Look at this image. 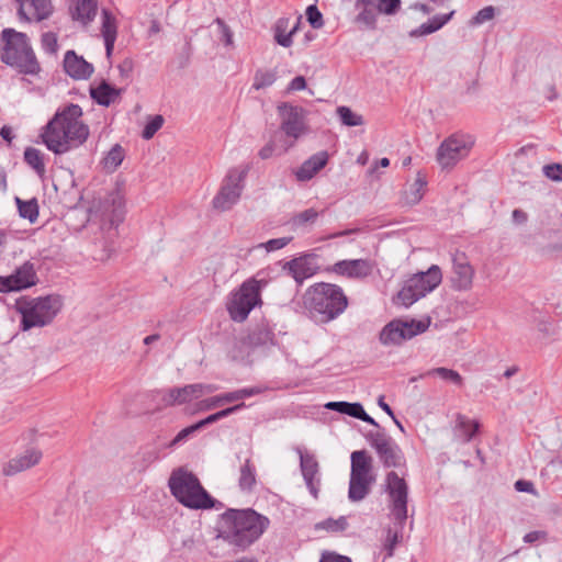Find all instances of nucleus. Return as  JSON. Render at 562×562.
Returning <instances> with one entry per match:
<instances>
[{
	"label": "nucleus",
	"instance_id": "58836bf2",
	"mask_svg": "<svg viewBox=\"0 0 562 562\" xmlns=\"http://www.w3.org/2000/svg\"><path fill=\"white\" fill-rule=\"evenodd\" d=\"M336 113L341 124L345 126L353 127L364 123L363 116L353 112L349 106L340 105L336 109Z\"/></svg>",
	"mask_w": 562,
	"mask_h": 562
},
{
	"label": "nucleus",
	"instance_id": "4468645a",
	"mask_svg": "<svg viewBox=\"0 0 562 562\" xmlns=\"http://www.w3.org/2000/svg\"><path fill=\"white\" fill-rule=\"evenodd\" d=\"M246 173V170L238 169H232L228 171L218 193L213 199L214 209L227 211L237 203L244 189L243 183Z\"/></svg>",
	"mask_w": 562,
	"mask_h": 562
},
{
	"label": "nucleus",
	"instance_id": "9d476101",
	"mask_svg": "<svg viewBox=\"0 0 562 562\" xmlns=\"http://www.w3.org/2000/svg\"><path fill=\"white\" fill-rule=\"evenodd\" d=\"M474 138L469 134L454 133L438 147L436 159L443 169L452 168L470 154Z\"/></svg>",
	"mask_w": 562,
	"mask_h": 562
},
{
	"label": "nucleus",
	"instance_id": "e433bc0d",
	"mask_svg": "<svg viewBox=\"0 0 562 562\" xmlns=\"http://www.w3.org/2000/svg\"><path fill=\"white\" fill-rule=\"evenodd\" d=\"M19 215L22 218H26L30 223H35L38 217V203L36 199L24 201L19 196L15 198Z\"/></svg>",
	"mask_w": 562,
	"mask_h": 562
},
{
	"label": "nucleus",
	"instance_id": "c85d7f7f",
	"mask_svg": "<svg viewBox=\"0 0 562 562\" xmlns=\"http://www.w3.org/2000/svg\"><path fill=\"white\" fill-rule=\"evenodd\" d=\"M284 270L295 280L299 286L314 274L313 269L304 258H294L285 262Z\"/></svg>",
	"mask_w": 562,
	"mask_h": 562
},
{
	"label": "nucleus",
	"instance_id": "f257e3e1",
	"mask_svg": "<svg viewBox=\"0 0 562 562\" xmlns=\"http://www.w3.org/2000/svg\"><path fill=\"white\" fill-rule=\"evenodd\" d=\"M81 116L82 109L75 103L57 110L41 134L46 147L61 155L82 145L89 136V127Z\"/></svg>",
	"mask_w": 562,
	"mask_h": 562
},
{
	"label": "nucleus",
	"instance_id": "774afa93",
	"mask_svg": "<svg viewBox=\"0 0 562 562\" xmlns=\"http://www.w3.org/2000/svg\"><path fill=\"white\" fill-rule=\"evenodd\" d=\"M515 490L524 493L536 494L533 483L527 480H518L515 482Z\"/></svg>",
	"mask_w": 562,
	"mask_h": 562
},
{
	"label": "nucleus",
	"instance_id": "2f4dec72",
	"mask_svg": "<svg viewBox=\"0 0 562 562\" xmlns=\"http://www.w3.org/2000/svg\"><path fill=\"white\" fill-rule=\"evenodd\" d=\"M35 284V281L20 280L14 273L0 276V293H9L27 289Z\"/></svg>",
	"mask_w": 562,
	"mask_h": 562
},
{
	"label": "nucleus",
	"instance_id": "423d86ee",
	"mask_svg": "<svg viewBox=\"0 0 562 562\" xmlns=\"http://www.w3.org/2000/svg\"><path fill=\"white\" fill-rule=\"evenodd\" d=\"M61 308L59 296L47 295L16 301V311L21 314L20 328L27 331L33 327L49 325Z\"/></svg>",
	"mask_w": 562,
	"mask_h": 562
},
{
	"label": "nucleus",
	"instance_id": "de8ad7c7",
	"mask_svg": "<svg viewBox=\"0 0 562 562\" xmlns=\"http://www.w3.org/2000/svg\"><path fill=\"white\" fill-rule=\"evenodd\" d=\"M164 124V117L161 115L153 116L145 125L142 137L144 139H150L161 128Z\"/></svg>",
	"mask_w": 562,
	"mask_h": 562
},
{
	"label": "nucleus",
	"instance_id": "09e8293b",
	"mask_svg": "<svg viewBox=\"0 0 562 562\" xmlns=\"http://www.w3.org/2000/svg\"><path fill=\"white\" fill-rule=\"evenodd\" d=\"M356 22L364 24L370 30H375L376 13L371 8H362L356 16Z\"/></svg>",
	"mask_w": 562,
	"mask_h": 562
},
{
	"label": "nucleus",
	"instance_id": "680f3d73",
	"mask_svg": "<svg viewBox=\"0 0 562 562\" xmlns=\"http://www.w3.org/2000/svg\"><path fill=\"white\" fill-rule=\"evenodd\" d=\"M543 173L553 181H562V165L551 164L543 167Z\"/></svg>",
	"mask_w": 562,
	"mask_h": 562
},
{
	"label": "nucleus",
	"instance_id": "a878e982",
	"mask_svg": "<svg viewBox=\"0 0 562 562\" xmlns=\"http://www.w3.org/2000/svg\"><path fill=\"white\" fill-rule=\"evenodd\" d=\"M97 10V0H76L74 8L70 9V14L72 20L87 26L94 20Z\"/></svg>",
	"mask_w": 562,
	"mask_h": 562
},
{
	"label": "nucleus",
	"instance_id": "e2e57ef3",
	"mask_svg": "<svg viewBox=\"0 0 562 562\" xmlns=\"http://www.w3.org/2000/svg\"><path fill=\"white\" fill-rule=\"evenodd\" d=\"M215 23L221 29V33H222L221 41L227 46L233 45V33H232L229 26L220 18L215 19Z\"/></svg>",
	"mask_w": 562,
	"mask_h": 562
},
{
	"label": "nucleus",
	"instance_id": "c03bdc74",
	"mask_svg": "<svg viewBox=\"0 0 562 562\" xmlns=\"http://www.w3.org/2000/svg\"><path fill=\"white\" fill-rule=\"evenodd\" d=\"M327 409L338 412L340 414H345L351 417L357 418L362 405L360 403H349V402H329L325 405Z\"/></svg>",
	"mask_w": 562,
	"mask_h": 562
},
{
	"label": "nucleus",
	"instance_id": "c756f323",
	"mask_svg": "<svg viewBox=\"0 0 562 562\" xmlns=\"http://www.w3.org/2000/svg\"><path fill=\"white\" fill-rule=\"evenodd\" d=\"M375 477L351 476L349 480L348 498L351 502H360L370 493Z\"/></svg>",
	"mask_w": 562,
	"mask_h": 562
},
{
	"label": "nucleus",
	"instance_id": "79ce46f5",
	"mask_svg": "<svg viewBox=\"0 0 562 562\" xmlns=\"http://www.w3.org/2000/svg\"><path fill=\"white\" fill-rule=\"evenodd\" d=\"M402 529L400 525H397V528L393 530L392 528H389L386 531V538L383 543V549L385 550V557L384 559L392 558L394 555V550L396 546L402 541Z\"/></svg>",
	"mask_w": 562,
	"mask_h": 562
},
{
	"label": "nucleus",
	"instance_id": "7ed1b4c3",
	"mask_svg": "<svg viewBox=\"0 0 562 562\" xmlns=\"http://www.w3.org/2000/svg\"><path fill=\"white\" fill-rule=\"evenodd\" d=\"M0 60L24 76L36 77L42 71L41 64L32 47L30 37L14 29L7 27L0 33Z\"/></svg>",
	"mask_w": 562,
	"mask_h": 562
},
{
	"label": "nucleus",
	"instance_id": "5701e85b",
	"mask_svg": "<svg viewBox=\"0 0 562 562\" xmlns=\"http://www.w3.org/2000/svg\"><path fill=\"white\" fill-rule=\"evenodd\" d=\"M328 153L318 151L306 159L296 170L295 177L299 181L311 180L319 170H322L328 161Z\"/></svg>",
	"mask_w": 562,
	"mask_h": 562
},
{
	"label": "nucleus",
	"instance_id": "0e129e2a",
	"mask_svg": "<svg viewBox=\"0 0 562 562\" xmlns=\"http://www.w3.org/2000/svg\"><path fill=\"white\" fill-rule=\"evenodd\" d=\"M319 562H351V559L336 552H325L322 554Z\"/></svg>",
	"mask_w": 562,
	"mask_h": 562
},
{
	"label": "nucleus",
	"instance_id": "9b49d317",
	"mask_svg": "<svg viewBox=\"0 0 562 562\" xmlns=\"http://www.w3.org/2000/svg\"><path fill=\"white\" fill-rule=\"evenodd\" d=\"M279 116L281 117L280 130L284 133L289 142L283 151L294 146L295 142L308 132V126L305 122L306 111L299 105H293L288 102H282L278 105Z\"/></svg>",
	"mask_w": 562,
	"mask_h": 562
},
{
	"label": "nucleus",
	"instance_id": "412c9836",
	"mask_svg": "<svg viewBox=\"0 0 562 562\" xmlns=\"http://www.w3.org/2000/svg\"><path fill=\"white\" fill-rule=\"evenodd\" d=\"M64 69L71 78L88 79L93 72L92 64L78 56L74 50H67L64 57Z\"/></svg>",
	"mask_w": 562,
	"mask_h": 562
},
{
	"label": "nucleus",
	"instance_id": "69168bd1",
	"mask_svg": "<svg viewBox=\"0 0 562 562\" xmlns=\"http://www.w3.org/2000/svg\"><path fill=\"white\" fill-rule=\"evenodd\" d=\"M244 407H246L245 403H239V404H236L234 406H231V407H227V408H224L222 411H218L216 412V417H217V420H221L232 414H235L237 412H239L240 409H243Z\"/></svg>",
	"mask_w": 562,
	"mask_h": 562
},
{
	"label": "nucleus",
	"instance_id": "cd10ccee",
	"mask_svg": "<svg viewBox=\"0 0 562 562\" xmlns=\"http://www.w3.org/2000/svg\"><path fill=\"white\" fill-rule=\"evenodd\" d=\"M454 11L447 14H437L428 22L420 24L418 27L412 30L408 35L411 37H420L432 34L443 27L453 16Z\"/></svg>",
	"mask_w": 562,
	"mask_h": 562
},
{
	"label": "nucleus",
	"instance_id": "c9c22d12",
	"mask_svg": "<svg viewBox=\"0 0 562 562\" xmlns=\"http://www.w3.org/2000/svg\"><path fill=\"white\" fill-rule=\"evenodd\" d=\"M125 151L120 144H115L102 160L103 168L109 172H114L122 164Z\"/></svg>",
	"mask_w": 562,
	"mask_h": 562
},
{
	"label": "nucleus",
	"instance_id": "6ab92c4d",
	"mask_svg": "<svg viewBox=\"0 0 562 562\" xmlns=\"http://www.w3.org/2000/svg\"><path fill=\"white\" fill-rule=\"evenodd\" d=\"M453 266V288L457 290L470 289L473 280L474 270L470 265L464 252L457 251L452 256Z\"/></svg>",
	"mask_w": 562,
	"mask_h": 562
},
{
	"label": "nucleus",
	"instance_id": "ea45409f",
	"mask_svg": "<svg viewBox=\"0 0 562 562\" xmlns=\"http://www.w3.org/2000/svg\"><path fill=\"white\" fill-rule=\"evenodd\" d=\"M427 182L425 178L422 176L420 172H418L417 178L415 182L413 183L409 191L405 192V201L409 205L417 204L424 195V189L426 187Z\"/></svg>",
	"mask_w": 562,
	"mask_h": 562
},
{
	"label": "nucleus",
	"instance_id": "052dcab7",
	"mask_svg": "<svg viewBox=\"0 0 562 562\" xmlns=\"http://www.w3.org/2000/svg\"><path fill=\"white\" fill-rule=\"evenodd\" d=\"M261 392H262V390L260 387L252 386V387H244V389L232 391V395H233L234 402H237V401H240V400H244L247 397L258 395Z\"/></svg>",
	"mask_w": 562,
	"mask_h": 562
},
{
	"label": "nucleus",
	"instance_id": "6e6d98bb",
	"mask_svg": "<svg viewBox=\"0 0 562 562\" xmlns=\"http://www.w3.org/2000/svg\"><path fill=\"white\" fill-rule=\"evenodd\" d=\"M199 430H200L199 429V425H196V423L191 425V426H188V427L183 428L170 441L169 447L173 448V447L178 446L179 443L186 441L190 436H192L193 434H195Z\"/></svg>",
	"mask_w": 562,
	"mask_h": 562
},
{
	"label": "nucleus",
	"instance_id": "a211bd4d",
	"mask_svg": "<svg viewBox=\"0 0 562 562\" xmlns=\"http://www.w3.org/2000/svg\"><path fill=\"white\" fill-rule=\"evenodd\" d=\"M373 269L374 263L369 259L340 260L333 267L335 273L350 279L367 278L373 272Z\"/></svg>",
	"mask_w": 562,
	"mask_h": 562
},
{
	"label": "nucleus",
	"instance_id": "f03ea898",
	"mask_svg": "<svg viewBox=\"0 0 562 562\" xmlns=\"http://www.w3.org/2000/svg\"><path fill=\"white\" fill-rule=\"evenodd\" d=\"M268 517L251 508H228L220 516L218 537L231 546L245 550L268 529Z\"/></svg>",
	"mask_w": 562,
	"mask_h": 562
},
{
	"label": "nucleus",
	"instance_id": "473e14b6",
	"mask_svg": "<svg viewBox=\"0 0 562 562\" xmlns=\"http://www.w3.org/2000/svg\"><path fill=\"white\" fill-rule=\"evenodd\" d=\"M35 284V281L20 280L14 273L0 276V293H9L27 289Z\"/></svg>",
	"mask_w": 562,
	"mask_h": 562
},
{
	"label": "nucleus",
	"instance_id": "f8f14e48",
	"mask_svg": "<svg viewBox=\"0 0 562 562\" xmlns=\"http://www.w3.org/2000/svg\"><path fill=\"white\" fill-rule=\"evenodd\" d=\"M385 491L390 498L389 508L395 524L400 525L402 528L408 517V485L403 477L397 475L396 472L390 471L385 476Z\"/></svg>",
	"mask_w": 562,
	"mask_h": 562
},
{
	"label": "nucleus",
	"instance_id": "bb28decb",
	"mask_svg": "<svg viewBox=\"0 0 562 562\" xmlns=\"http://www.w3.org/2000/svg\"><path fill=\"white\" fill-rule=\"evenodd\" d=\"M101 33L104 40L106 55L110 56L114 48V43L117 35V26L115 18L106 9L102 10Z\"/></svg>",
	"mask_w": 562,
	"mask_h": 562
},
{
	"label": "nucleus",
	"instance_id": "5fc2aeb1",
	"mask_svg": "<svg viewBox=\"0 0 562 562\" xmlns=\"http://www.w3.org/2000/svg\"><path fill=\"white\" fill-rule=\"evenodd\" d=\"M495 9L492 5L481 9L470 21L471 25H481L494 18Z\"/></svg>",
	"mask_w": 562,
	"mask_h": 562
},
{
	"label": "nucleus",
	"instance_id": "4be33fe9",
	"mask_svg": "<svg viewBox=\"0 0 562 562\" xmlns=\"http://www.w3.org/2000/svg\"><path fill=\"white\" fill-rule=\"evenodd\" d=\"M42 459V451L37 449H27L23 454L12 458L4 467L3 474L14 475L36 465Z\"/></svg>",
	"mask_w": 562,
	"mask_h": 562
},
{
	"label": "nucleus",
	"instance_id": "6e6552de",
	"mask_svg": "<svg viewBox=\"0 0 562 562\" xmlns=\"http://www.w3.org/2000/svg\"><path fill=\"white\" fill-rule=\"evenodd\" d=\"M442 280V273L437 265L427 271L418 272L407 279L397 293L396 303L405 307L413 305L419 299L434 291Z\"/></svg>",
	"mask_w": 562,
	"mask_h": 562
},
{
	"label": "nucleus",
	"instance_id": "864d4df0",
	"mask_svg": "<svg viewBox=\"0 0 562 562\" xmlns=\"http://www.w3.org/2000/svg\"><path fill=\"white\" fill-rule=\"evenodd\" d=\"M306 16L313 29H321L324 25L323 14L315 4L307 7Z\"/></svg>",
	"mask_w": 562,
	"mask_h": 562
},
{
	"label": "nucleus",
	"instance_id": "3c124183",
	"mask_svg": "<svg viewBox=\"0 0 562 562\" xmlns=\"http://www.w3.org/2000/svg\"><path fill=\"white\" fill-rule=\"evenodd\" d=\"M42 48L47 54H56L58 50L57 35L54 32H46L41 37Z\"/></svg>",
	"mask_w": 562,
	"mask_h": 562
},
{
	"label": "nucleus",
	"instance_id": "f704fd0d",
	"mask_svg": "<svg viewBox=\"0 0 562 562\" xmlns=\"http://www.w3.org/2000/svg\"><path fill=\"white\" fill-rule=\"evenodd\" d=\"M238 485L241 491L250 492L256 485V468L249 459L240 468Z\"/></svg>",
	"mask_w": 562,
	"mask_h": 562
},
{
	"label": "nucleus",
	"instance_id": "20e7f679",
	"mask_svg": "<svg viewBox=\"0 0 562 562\" xmlns=\"http://www.w3.org/2000/svg\"><path fill=\"white\" fill-rule=\"evenodd\" d=\"M304 305L312 318L326 324L346 311L348 299L339 285L319 282L306 290Z\"/></svg>",
	"mask_w": 562,
	"mask_h": 562
},
{
	"label": "nucleus",
	"instance_id": "603ef678",
	"mask_svg": "<svg viewBox=\"0 0 562 562\" xmlns=\"http://www.w3.org/2000/svg\"><path fill=\"white\" fill-rule=\"evenodd\" d=\"M15 277H18L20 280H29V281H35L36 282V272L34 269V265L30 261H25L23 265L18 267L14 272Z\"/></svg>",
	"mask_w": 562,
	"mask_h": 562
},
{
	"label": "nucleus",
	"instance_id": "13d9d810",
	"mask_svg": "<svg viewBox=\"0 0 562 562\" xmlns=\"http://www.w3.org/2000/svg\"><path fill=\"white\" fill-rule=\"evenodd\" d=\"M142 470L147 469L150 464L159 460L160 453L157 448H147L140 452Z\"/></svg>",
	"mask_w": 562,
	"mask_h": 562
},
{
	"label": "nucleus",
	"instance_id": "a19ab883",
	"mask_svg": "<svg viewBox=\"0 0 562 562\" xmlns=\"http://www.w3.org/2000/svg\"><path fill=\"white\" fill-rule=\"evenodd\" d=\"M248 338L252 346H265L273 342L274 334L271 329L259 326L249 334Z\"/></svg>",
	"mask_w": 562,
	"mask_h": 562
},
{
	"label": "nucleus",
	"instance_id": "1a4fd4ad",
	"mask_svg": "<svg viewBox=\"0 0 562 562\" xmlns=\"http://www.w3.org/2000/svg\"><path fill=\"white\" fill-rule=\"evenodd\" d=\"M366 439L375 450L384 468H401L406 463L403 450L384 430H370Z\"/></svg>",
	"mask_w": 562,
	"mask_h": 562
},
{
	"label": "nucleus",
	"instance_id": "39448f33",
	"mask_svg": "<svg viewBox=\"0 0 562 562\" xmlns=\"http://www.w3.org/2000/svg\"><path fill=\"white\" fill-rule=\"evenodd\" d=\"M168 486L171 495L183 506L191 509H210L216 501L204 490L192 472L179 468L172 471Z\"/></svg>",
	"mask_w": 562,
	"mask_h": 562
},
{
	"label": "nucleus",
	"instance_id": "bf43d9fd",
	"mask_svg": "<svg viewBox=\"0 0 562 562\" xmlns=\"http://www.w3.org/2000/svg\"><path fill=\"white\" fill-rule=\"evenodd\" d=\"M401 4V0H380L378 11L387 15L396 13Z\"/></svg>",
	"mask_w": 562,
	"mask_h": 562
},
{
	"label": "nucleus",
	"instance_id": "72a5a7b5",
	"mask_svg": "<svg viewBox=\"0 0 562 562\" xmlns=\"http://www.w3.org/2000/svg\"><path fill=\"white\" fill-rule=\"evenodd\" d=\"M24 161L34 169L38 177L43 178L45 176L44 157L40 149L26 147L24 150Z\"/></svg>",
	"mask_w": 562,
	"mask_h": 562
},
{
	"label": "nucleus",
	"instance_id": "b1692460",
	"mask_svg": "<svg viewBox=\"0 0 562 562\" xmlns=\"http://www.w3.org/2000/svg\"><path fill=\"white\" fill-rule=\"evenodd\" d=\"M121 93L122 89L113 87L105 80H102L98 86L90 88V97L95 103L102 106H109L114 103Z\"/></svg>",
	"mask_w": 562,
	"mask_h": 562
},
{
	"label": "nucleus",
	"instance_id": "dca6fc26",
	"mask_svg": "<svg viewBox=\"0 0 562 562\" xmlns=\"http://www.w3.org/2000/svg\"><path fill=\"white\" fill-rule=\"evenodd\" d=\"M102 218L110 227H117L125 216V200L119 190L110 192L101 203Z\"/></svg>",
	"mask_w": 562,
	"mask_h": 562
},
{
	"label": "nucleus",
	"instance_id": "338daca9",
	"mask_svg": "<svg viewBox=\"0 0 562 562\" xmlns=\"http://www.w3.org/2000/svg\"><path fill=\"white\" fill-rule=\"evenodd\" d=\"M548 533L543 530H535L525 535L524 541L526 543H533L540 539L547 540Z\"/></svg>",
	"mask_w": 562,
	"mask_h": 562
},
{
	"label": "nucleus",
	"instance_id": "f3484780",
	"mask_svg": "<svg viewBox=\"0 0 562 562\" xmlns=\"http://www.w3.org/2000/svg\"><path fill=\"white\" fill-rule=\"evenodd\" d=\"M19 10L18 14L21 20L26 22L43 21L53 13V5L50 0H18Z\"/></svg>",
	"mask_w": 562,
	"mask_h": 562
},
{
	"label": "nucleus",
	"instance_id": "a18cd8bd",
	"mask_svg": "<svg viewBox=\"0 0 562 562\" xmlns=\"http://www.w3.org/2000/svg\"><path fill=\"white\" fill-rule=\"evenodd\" d=\"M276 80H277V71L276 70L259 69L255 74L252 88L255 90L265 89L267 87L272 86L276 82Z\"/></svg>",
	"mask_w": 562,
	"mask_h": 562
},
{
	"label": "nucleus",
	"instance_id": "37998d69",
	"mask_svg": "<svg viewBox=\"0 0 562 562\" xmlns=\"http://www.w3.org/2000/svg\"><path fill=\"white\" fill-rule=\"evenodd\" d=\"M349 524L345 516H340L337 519L327 518L315 525L316 530H326L328 532H342L348 528Z\"/></svg>",
	"mask_w": 562,
	"mask_h": 562
},
{
	"label": "nucleus",
	"instance_id": "0eeeda50",
	"mask_svg": "<svg viewBox=\"0 0 562 562\" xmlns=\"http://www.w3.org/2000/svg\"><path fill=\"white\" fill-rule=\"evenodd\" d=\"M266 283L265 280L250 278L244 281L238 290L231 293L226 307L234 322H245L250 312L262 304L261 290Z\"/></svg>",
	"mask_w": 562,
	"mask_h": 562
},
{
	"label": "nucleus",
	"instance_id": "393cba45",
	"mask_svg": "<svg viewBox=\"0 0 562 562\" xmlns=\"http://www.w3.org/2000/svg\"><path fill=\"white\" fill-rule=\"evenodd\" d=\"M351 476L374 477L372 474V457L366 450H356L351 453Z\"/></svg>",
	"mask_w": 562,
	"mask_h": 562
},
{
	"label": "nucleus",
	"instance_id": "8fccbe9b",
	"mask_svg": "<svg viewBox=\"0 0 562 562\" xmlns=\"http://www.w3.org/2000/svg\"><path fill=\"white\" fill-rule=\"evenodd\" d=\"M232 392H226L220 395H215L202 402L203 409H213L227 403H233Z\"/></svg>",
	"mask_w": 562,
	"mask_h": 562
},
{
	"label": "nucleus",
	"instance_id": "aec40b11",
	"mask_svg": "<svg viewBox=\"0 0 562 562\" xmlns=\"http://www.w3.org/2000/svg\"><path fill=\"white\" fill-rule=\"evenodd\" d=\"M300 453V468L307 488L314 497H317L319 484L318 477V462L313 454L304 453L299 450Z\"/></svg>",
	"mask_w": 562,
	"mask_h": 562
},
{
	"label": "nucleus",
	"instance_id": "49530a36",
	"mask_svg": "<svg viewBox=\"0 0 562 562\" xmlns=\"http://www.w3.org/2000/svg\"><path fill=\"white\" fill-rule=\"evenodd\" d=\"M295 31L296 27H293L289 33H285L284 21L279 20L274 29V40L279 45L283 47H290L293 43L292 35L295 33Z\"/></svg>",
	"mask_w": 562,
	"mask_h": 562
},
{
	"label": "nucleus",
	"instance_id": "4c0bfd02",
	"mask_svg": "<svg viewBox=\"0 0 562 562\" xmlns=\"http://www.w3.org/2000/svg\"><path fill=\"white\" fill-rule=\"evenodd\" d=\"M318 216H319V212H317L315 209L311 207V209L304 210L297 214H294L290 218L289 224L294 229L301 228V227H306V226L314 224L316 222V220L318 218Z\"/></svg>",
	"mask_w": 562,
	"mask_h": 562
},
{
	"label": "nucleus",
	"instance_id": "4d7b16f0",
	"mask_svg": "<svg viewBox=\"0 0 562 562\" xmlns=\"http://www.w3.org/2000/svg\"><path fill=\"white\" fill-rule=\"evenodd\" d=\"M292 240V237H280V238H273L266 243L259 244L258 248H265L268 252L276 251L279 249H282L285 247L290 241Z\"/></svg>",
	"mask_w": 562,
	"mask_h": 562
},
{
	"label": "nucleus",
	"instance_id": "2eb2a0df",
	"mask_svg": "<svg viewBox=\"0 0 562 562\" xmlns=\"http://www.w3.org/2000/svg\"><path fill=\"white\" fill-rule=\"evenodd\" d=\"M217 389L215 384H188L182 387L168 389L164 392L161 400L166 406L182 405L192 400H198L205 394L214 393Z\"/></svg>",
	"mask_w": 562,
	"mask_h": 562
},
{
	"label": "nucleus",
	"instance_id": "7c9ffc66",
	"mask_svg": "<svg viewBox=\"0 0 562 562\" xmlns=\"http://www.w3.org/2000/svg\"><path fill=\"white\" fill-rule=\"evenodd\" d=\"M438 376L441 380L451 383L458 387L463 385V378L456 370L448 369L445 367L432 368L425 373L420 374V378Z\"/></svg>",
	"mask_w": 562,
	"mask_h": 562
},
{
	"label": "nucleus",
	"instance_id": "ddd939ff",
	"mask_svg": "<svg viewBox=\"0 0 562 562\" xmlns=\"http://www.w3.org/2000/svg\"><path fill=\"white\" fill-rule=\"evenodd\" d=\"M428 324L411 319L400 318L389 322L380 331L379 340L383 346H400L404 341L426 331Z\"/></svg>",
	"mask_w": 562,
	"mask_h": 562
}]
</instances>
